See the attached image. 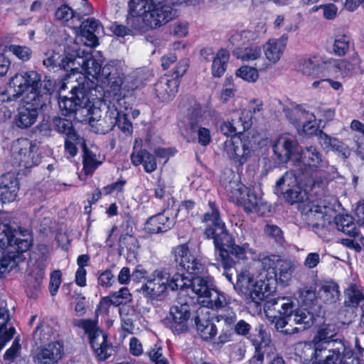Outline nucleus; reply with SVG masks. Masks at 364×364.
<instances>
[{
	"label": "nucleus",
	"mask_w": 364,
	"mask_h": 364,
	"mask_svg": "<svg viewBox=\"0 0 364 364\" xmlns=\"http://www.w3.org/2000/svg\"><path fill=\"white\" fill-rule=\"evenodd\" d=\"M291 122L294 124L298 128H300L308 121L315 120L314 113L306 110L301 106H296L287 114Z\"/></svg>",
	"instance_id": "nucleus-43"
},
{
	"label": "nucleus",
	"mask_w": 364,
	"mask_h": 364,
	"mask_svg": "<svg viewBox=\"0 0 364 364\" xmlns=\"http://www.w3.org/2000/svg\"><path fill=\"white\" fill-rule=\"evenodd\" d=\"M299 70L304 75L316 77L321 73L318 60L316 57L304 58L299 60Z\"/></svg>",
	"instance_id": "nucleus-46"
},
{
	"label": "nucleus",
	"mask_w": 364,
	"mask_h": 364,
	"mask_svg": "<svg viewBox=\"0 0 364 364\" xmlns=\"http://www.w3.org/2000/svg\"><path fill=\"white\" fill-rule=\"evenodd\" d=\"M296 137L284 134L278 137L273 145V151L280 163H287L297 149Z\"/></svg>",
	"instance_id": "nucleus-20"
},
{
	"label": "nucleus",
	"mask_w": 364,
	"mask_h": 364,
	"mask_svg": "<svg viewBox=\"0 0 364 364\" xmlns=\"http://www.w3.org/2000/svg\"><path fill=\"white\" fill-rule=\"evenodd\" d=\"M232 54L242 61L251 62L261 58L262 50L258 46L251 45L245 48H235L232 50Z\"/></svg>",
	"instance_id": "nucleus-42"
},
{
	"label": "nucleus",
	"mask_w": 364,
	"mask_h": 364,
	"mask_svg": "<svg viewBox=\"0 0 364 364\" xmlns=\"http://www.w3.org/2000/svg\"><path fill=\"white\" fill-rule=\"evenodd\" d=\"M338 332V327L333 323H324L318 329L316 338L320 341H324L327 345L328 339L333 338Z\"/></svg>",
	"instance_id": "nucleus-59"
},
{
	"label": "nucleus",
	"mask_w": 364,
	"mask_h": 364,
	"mask_svg": "<svg viewBox=\"0 0 364 364\" xmlns=\"http://www.w3.org/2000/svg\"><path fill=\"white\" fill-rule=\"evenodd\" d=\"M307 178V174L301 170L298 173L294 170L288 171L277 181L275 193L279 195L298 184H303V181Z\"/></svg>",
	"instance_id": "nucleus-32"
},
{
	"label": "nucleus",
	"mask_w": 364,
	"mask_h": 364,
	"mask_svg": "<svg viewBox=\"0 0 364 364\" xmlns=\"http://www.w3.org/2000/svg\"><path fill=\"white\" fill-rule=\"evenodd\" d=\"M318 140L321 146L327 151H340L343 146V144L336 138L331 137L321 130L318 134Z\"/></svg>",
	"instance_id": "nucleus-56"
},
{
	"label": "nucleus",
	"mask_w": 364,
	"mask_h": 364,
	"mask_svg": "<svg viewBox=\"0 0 364 364\" xmlns=\"http://www.w3.org/2000/svg\"><path fill=\"white\" fill-rule=\"evenodd\" d=\"M18 191V182L13 173L8 172L0 177V196L4 203L14 200Z\"/></svg>",
	"instance_id": "nucleus-31"
},
{
	"label": "nucleus",
	"mask_w": 364,
	"mask_h": 364,
	"mask_svg": "<svg viewBox=\"0 0 364 364\" xmlns=\"http://www.w3.org/2000/svg\"><path fill=\"white\" fill-rule=\"evenodd\" d=\"M118 109L115 107H109L103 118L95 119L93 117L89 119V124L92 130L98 134H107L116 126L117 123Z\"/></svg>",
	"instance_id": "nucleus-27"
},
{
	"label": "nucleus",
	"mask_w": 364,
	"mask_h": 364,
	"mask_svg": "<svg viewBox=\"0 0 364 364\" xmlns=\"http://www.w3.org/2000/svg\"><path fill=\"white\" fill-rule=\"evenodd\" d=\"M191 282V279L188 278L183 274H175L171 280L168 279V288L172 291L181 290L185 292H188L191 288L189 284Z\"/></svg>",
	"instance_id": "nucleus-57"
},
{
	"label": "nucleus",
	"mask_w": 364,
	"mask_h": 364,
	"mask_svg": "<svg viewBox=\"0 0 364 364\" xmlns=\"http://www.w3.org/2000/svg\"><path fill=\"white\" fill-rule=\"evenodd\" d=\"M10 320L9 311L5 307L0 306V350L4 348L6 343L11 340L15 334V328L10 327L6 329V326Z\"/></svg>",
	"instance_id": "nucleus-41"
},
{
	"label": "nucleus",
	"mask_w": 364,
	"mask_h": 364,
	"mask_svg": "<svg viewBox=\"0 0 364 364\" xmlns=\"http://www.w3.org/2000/svg\"><path fill=\"white\" fill-rule=\"evenodd\" d=\"M170 274L163 268L155 269L146 283L141 287L143 294L150 299H158L164 295L168 289Z\"/></svg>",
	"instance_id": "nucleus-14"
},
{
	"label": "nucleus",
	"mask_w": 364,
	"mask_h": 364,
	"mask_svg": "<svg viewBox=\"0 0 364 364\" xmlns=\"http://www.w3.org/2000/svg\"><path fill=\"white\" fill-rule=\"evenodd\" d=\"M350 48V38L348 34L338 33L335 36L332 46L333 53L339 57L347 54Z\"/></svg>",
	"instance_id": "nucleus-49"
},
{
	"label": "nucleus",
	"mask_w": 364,
	"mask_h": 364,
	"mask_svg": "<svg viewBox=\"0 0 364 364\" xmlns=\"http://www.w3.org/2000/svg\"><path fill=\"white\" fill-rule=\"evenodd\" d=\"M109 69V68H103L100 77H102L105 82H107V85L110 86L113 91H118L123 84L122 78L115 69L108 72Z\"/></svg>",
	"instance_id": "nucleus-54"
},
{
	"label": "nucleus",
	"mask_w": 364,
	"mask_h": 364,
	"mask_svg": "<svg viewBox=\"0 0 364 364\" xmlns=\"http://www.w3.org/2000/svg\"><path fill=\"white\" fill-rule=\"evenodd\" d=\"M131 161L134 166L143 164L144 170L147 173L154 171L157 167L155 156L146 150H134L131 155Z\"/></svg>",
	"instance_id": "nucleus-39"
},
{
	"label": "nucleus",
	"mask_w": 364,
	"mask_h": 364,
	"mask_svg": "<svg viewBox=\"0 0 364 364\" xmlns=\"http://www.w3.org/2000/svg\"><path fill=\"white\" fill-rule=\"evenodd\" d=\"M14 165L30 168L41 161L38 147L27 139H18L11 146Z\"/></svg>",
	"instance_id": "nucleus-11"
},
{
	"label": "nucleus",
	"mask_w": 364,
	"mask_h": 364,
	"mask_svg": "<svg viewBox=\"0 0 364 364\" xmlns=\"http://www.w3.org/2000/svg\"><path fill=\"white\" fill-rule=\"evenodd\" d=\"M240 203L244 206L245 211L247 213L255 212L259 215H264L269 210V206L264 202L263 199L250 189L247 190V195Z\"/></svg>",
	"instance_id": "nucleus-37"
},
{
	"label": "nucleus",
	"mask_w": 364,
	"mask_h": 364,
	"mask_svg": "<svg viewBox=\"0 0 364 364\" xmlns=\"http://www.w3.org/2000/svg\"><path fill=\"white\" fill-rule=\"evenodd\" d=\"M195 323L197 332L203 340L209 341L216 336V326L210 320L208 311L204 308H200L197 311Z\"/></svg>",
	"instance_id": "nucleus-28"
},
{
	"label": "nucleus",
	"mask_w": 364,
	"mask_h": 364,
	"mask_svg": "<svg viewBox=\"0 0 364 364\" xmlns=\"http://www.w3.org/2000/svg\"><path fill=\"white\" fill-rule=\"evenodd\" d=\"M344 294V305L347 307L355 308L364 301V294L355 284H350Z\"/></svg>",
	"instance_id": "nucleus-44"
},
{
	"label": "nucleus",
	"mask_w": 364,
	"mask_h": 364,
	"mask_svg": "<svg viewBox=\"0 0 364 364\" xmlns=\"http://www.w3.org/2000/svg\"><path fill=\"white\" fill-rule=\"evenodd\" d=\"M235 290L248 301L259 304L269 290V284L262 279L255 281L254 274L247 269H242L237 274Z\"/></svg>",
	"instance_id": "nucleus-7"
},
{
	"label": "nucleus",
	"mask_w": 364,
	"mask_h": 364,
	"mask_svg": "<svg viewBox=\"0 0 364 364\" xmlns=\"http://www.w3.org/2000/svg\"><path fill=\"white\" fill-rule=\"evenodd\" d=\"M307 208L309 219L313 223L315 232L320 237H325L326 232L330 231L333 225L348 235L355 237L358 234L353 218L348 215H337L329 200L319 198L309 204Z\"/></svg>",
	"instance_id": "nucleus-3"
},
{
	"label": "nucleus",
	"mask_w": 364,
	"mask_h": 364,
	"mask_svg": "<svg viewBox=\"0 0 364 364\" xmlns=\"http://www.w3.org/2000/svg\"><path fill=\"white\" fill-rule=\"evenodd\" d=\"M191 316V307L187 302L173 305L169 310L170 328L176 334L188 331V322Z\"/></svg>",
	"instance_id": "nucleus-17"
},
{
	"label": "nucleus",
	"mask_w": 364,
	"mask_h": 364,
	"mask_svg": "<svg viewBox=\"0 0 364 364\" xmlns=\"http://www.w3.org/2000/svg\"><path fill=\"white\" fill-rule=\"evenodd\" d=\"M83 149V169L85 174H92V172L101 164L97 160L96 154L89 149L85 142H82Z\"/></svg>",
	"instance_id": "nucleus-51"
},
{
	"label": "nucleus",
	"mask_w": 364,
	"mask_h": 364,
	"mask_svg": "<svg viewBox=\"0 0 364 364\" xmlns=\"http://www.w3.org/2000/svg\"><path fill=\"white\" fill-rule=\"evenodd\" d=\"M326 187L325 181H319V180H313L308 178L303 181V184H298L295 187L287 189L280 195H282L285 201L291 205L296 203H306L309 200L304 204V210L308 215L307 206L312 201H315V200H310L309 196L322 195Z\"/></svg>",
	"instance_id": "nucleus-8"
},
{
	"label": "nucleus",
	"mask_w": 364,
	"mask_h": 364,
	"mask_svg": "<svg viewBox=\"0 0 364 364\" xmlns=\"http://www.w3.org/2000/svg\"><path fill=\"white\" fill-rule=\"evenodd\" d=\"M6 248H0V277L7 271H10L17 264L15 253L6 251Z\"/></svg>",
	"instance_id": "nucleus-53"
},
{
	"label": "nucleus",
	"mask_w": 364,
	"mask_h": 364,
	"mask_svg": "<svg viewBox=\"0 0 364 364\" xmlns=\"http://www.w3.org/2000/svg\"><path fill=\"white\" fill-rule=\"evenodd\" d=\"M176 223L175 218L169 210H164L149 218L146 223L145 229L151 234L166 232Z\"/></svg>",
	"instance_id": "nucleus-23"
},
{
	"label": "nucleus",
	"mask_w": 364,
	"mask_h": 364,
	"mask_svg": "<svg viewBox=\"0 0 364 364\" xmlns=\"http://www.w3.org/2000/svg\"><path fill=\"white\" fill-rule=\"evenodd\" d=\"M78 28H80V33L76 41L90 48H94L98 45L97 35L102 31V26L98 20L93 18H89L83 21L79 20Z\"/></svg>",
	"instance_id": "nucleus-18"
},
{
	"label": "nucleus",
	"mask_w": 364,
	"mask_h": 364,
	"mask_svg": "<svg viewBox=\"0 0 364 364\" xmlns=\"http://www.w3.org/2000/svg\"><path fill=\"white\" fill-rule=\"evenodd\" d=\"M85 14V12L80 9L73 11L69 6L62 5L56 9L55 18L57 21L66 23L71 28L77 29L79 20H82Z\"/></svg>",
	"instance_id": "nucleus-33"
},
{
	"label": "nucleus",
	"mask_w": 364,
	"mask_h": 364,
	"mask_svg": "<svg viewBox=\"0 0 364 364\" xmlns=\"http://www.w3.org/2000/svg\"><path fill=\"white\" fill-rule=\"evenodd\" d=\"M329 63L333 66L335 72L339 73L342 77L362 75L364 73V70L361 67V59L357 53L349 58L331 60Z\"/></svg>",
	"instance_id": "nucleus-21"
},
{
	"label": "nucleus",
	"mask_w": 364,
	"mask_h": 364,
	"mask_svg": "<svg viewBox=\"0 0 364 364\" xmlns=\"http://www.w3.org/2000/svg\"><path fill=\"white\" fill-rule=\"evenodd\" d=\"M274 306H279V312L287 316L289 321L301 326V328L306 329L311 327L314 321V315L306 309L294 310L293 302L287 298H272L266 301L264 308L267 311L271 310Z\"/></svg>",
	"instance_id": "nucleus-9"
},
{
	"label": "nucleus",
	"mask_w": 364,
	"mask_h": 364,
	"mask_svg": "<svg viewBox=\"0 0 364 364\" xmlns=\"http://www.w3.org/2000/svg\"><path fill=\"white\" fill-rule=\"evenodd\" d=\"M203 303L211 309H220L225 307L228 304L227 299L223 293L218 291L214 288H211L205 296Z\"/></svg>",
	"instance_id": "nucleus-50"
},
{
	"label": "nucleus",
	"mask_w": 364,
	"mask_h": 364,
	"mask_svg": "<svg viewBox=\"0 0 364 364\" xmlns=\"http://www.w3.org/2000/svg\"><path fill=\"white\" fill-rule=\"evenodd\" d=\"M264 309L265 308L264 307ZM279 309H281L279 306H274L271 310L267 311L264 309V311L267 316L272 318V322L274 323V327L277 331L284 333L285 334L291 333L289 329H284L288 322L290 321L289 318L281 314L278 311Z\"/></svg>",
	"instance_id": "nucleus-47"
},
{
	"label": "nucleus",
	"mask_w": 364,
	"mask_h": 364,
	"mask_svg": "<svg viewBox=\"0 0 364 364\" xmlns=\"http://www.w3.org/2000/svg\"><path fill=\"white\" fill-rule=\"evenodd\" d=\"M88 101L85 86L79 83L72 87L69 97H60L58 105L62 114L69 115L86 107Z\"/></svg>",
	"instance_id": "nucleus-13"
},
{
	"label": "nucleus",
	"mask_w": 364,
	"mask_h": 364,
	"mask_svg": "<svg viewBox=\"0 0 364 364\" xmlns=\"http://www.w3.org/2000/svg\"><path fill=\"white\" fill-rule=\"evenodd\" d=\"M76 326L83 328L88 334L90 345L99 360H105L112 355L113 346L108 343L107 335L97 326L95 321L81 319L77 321Z\"/></svg>",
	"instance_id": "nucleus-10"
},
{
	"label": "nucleus",
	"mask_w": 364,
	"mask_h": 364,
	"mask_svg": "<svg viewBox=\"0 0 364 364\" xmlns=\"http://www.w3.org/2000/svg\"><path fill=\"white\" fill-rule=\"evenodd\" d=\"M343 350L340 351L338 364H360V359L355 355L353 350L343 341Z\"/></svg>",
	"instance_id": "nucleus-64"
},
{
	"label": "nucleus",
	"mask_w": 364,
	"mask_h": 364,
	"mask_svg": "<svg viewBox=\"0 0 364 364\" xmlns=\"http://www.w3.org/2000/svg\"><path fill=\"white\" fill-rule=\"evenodd\" d=\"M235 117V119L225 122L221 125L220 130L225 135L242 133L251 127L252 121L247 111L236 112Z\"/></svg>",
	"instance_id": "nucleus-25"
},
{
	"label": "nucleus",
	"mask_w": 364,
	"mask_h": 364,
	"mask_svg": "<svg viewBox=\"0 0 364 364\" xmlns=\"http://www.w3.org/2000/svg\"><path fill=\"white\" fill-rule=\"evenodd\" d=\"M255 67L251 66H242L236 71V75L247 82H255L258 77V71L264 69L262 66L257 65L256 63Z\"/></svg>",
	"instance_id": "nucleus-55"
},
{
	"label": "nucleus",
	"mask_w": 364,
	"mask_h": 364,
	"mask_svg": "<svg viewBox=\"0 0 364 364\" xmlns=\"http://www.w3.org/2000/svg\"><path fill=\"white\" fill-rule=\"evenodd\" d=\"M288 40L287 34L282 35L279 38L269 39L263 46L266 58L272 63H277L283 55Z\"/></svg>",
	"instance_id": "nucleus-29"
},
{
	"label": "nucleus",
	"mask_w": 364,
	"mask_h": 364,
	"mask_svg": "<svg viewBox=\"0 0 364 364\" xmlns=\"http://www.w3.org/2000/svg\"><path fill=\"white\" fill-rule=\"evenodd\" d=\"M210 213L203 215V222L209 223L213 227L206 229L205 234L212 237L215 247V258L224 269L232 267L240 259H245L247 254L255 255V251L250 247L249 244L242 246L235 243L234 239L225 228L221 220L219 212L213 203H209Z\"/></svg>",
	"instance_id": "nucleus-1"
},
{
	"label": "nucleus",
	"mask_w": 364,
	"mask_h": 364,
	"mask_svg": "<svg viewBox=\"0 0 364 364\" xmlns=\"http://www.w3.org/2000/svg\"><path fill=\"white\" fill-rule=\"evenodd\" d=\"M24 102V105L18 109L15 122L18 127L26 129L36 122L38 116V108L42 106L38 101Z\"/></svg>",
	"instance_id": "nucleus-19"
},
{
	"label": "nucleus",
	"mask_w": 364,
	"mask_h": 364,
	"mask_svg": "<svg viewBox=\"0 0 364 364\" xmlns=\"http://www.w3.org/2000/svg\"><path fill=\"white\" fill-rule=\"evenodd\" d=\"M31 244V232L18 226L5 213L0 212V248L11 247L23 252Z\"/></svg>",
	"instance_id": "nucleus-4"
},
{
	"label": "nucleus",
	"mask_w": 364,
	"mask_h": 364,
	"mask_svg": "<svg viewBox=\"0 0 364 364\" xmlns=\"http://www.w3.org/2000/svg\"><path fill=\"white\" fill-rule=\"evenodd\" d=\"M172 253L176 264L181 269L191 274H198L203 272V264L191 254L187 244L178 245L173 250Z\"/></svg>",
	"instance_id": "nucleus-15"
},
{
	"label": "nucleus",
	"mask_w": 364,
	"mask_h": 364,
	"mask_svg": "<svg viewBox=\"0 0 364 364\" xmlns=\"http://www.w3.org/2000/svg\"><path fill=\"white\" fill-rule=\"evenodd\" d=\"M190 289L199 297H205L212 288L208 277H196L191 279Z\"/></svg>",
	"instance_id": "nucleus-52"
},
{
	"label": "nucleus",
	"mask_w": 364,
	"mask_h": 364,
	"mask_svg": "<svg viewBox=\"0 0 364 364\" xmlns=\"http://www.w3.org/2000/svg\"><path fill=\"white\" fill-rule=\"evenodd\" d=\"M230 54L228 50L220 49L213 58L212 73L214 77H220L226 70V64L229 60Z\"/></svg>",
	"instance_id": "nucleus-48"
},
{
	"label": "nucleus",
	"mask_w": 364,
	"mask_h": 364,
	"mask_svg": "<svg viewBox=\"0 0 364 364\" xmlns=\"http://www.w3.org/2000/svg\"><path fill=\"white\" fill-rule=\"evenodd\" d=\"M299 301L306 306H311L317 301L315 287H304L299 291Z\"/></svg>",
	"instance_id": "nucleus-60"
},
{
	"label": "nucleus",
	"mask_w": 364,
	"mask_h": 364,
	"mask_svg": "<svg viewBox=\"0 0 364 364\" xmlns=\"http://www.w3.org/2000/svg\"><path fill=\"white\" fill-rule=\"evenodd\" d=\"M63 66L70 67V71L91 76L92 79L100 77L102 64L89 51L75 49L73 53L71 65L64 64Z\"/></svg>",
	"instance_id": "nucleus-12"
},
{
	"label": "nucleus",
	"mask_w": 364,
	"mask_h": 364,
	"mask_svg": "<svg viewBox=\"0 0 364 364\" xmlns=\"http://www.w3.org/2000/svg\"><path fill=\"white\" fill-rule=\"evenodd\" d=\"M84 139L80 138L77 134H72L65 138V150L70 154L71 157H74L77 154V144L82 146Z\"/></svg>",
	"instance_id": "nucleus-63"
},
{
	"label": "nucleus",
	"mask_w": 364,
	"mask_h": 364,
	"mask_svg": "<svg viewBox=\"0 0 364 364\" xmlns=\"http://www.w3.org/2000/svg\"><path fill=\"white\" fill-rule=\"evenodd\" d=\"M118 252L127 259L136 258L139 248L136 237L132 234H122L118 242Z\"/></svg>",
	"instance_id": "nucleus-35"
},
{
	"label": "nucleus",
	"mask_w": 364,
	"mask_h": 364,
	"mask_svg": "<svg viewBox=\"0 0 364 364\" xmlns=\"http://www.w3.org/2000/svg\"><path fill=\"white\" fill-rule=\"evenodd\" d=\"M296 160L304 166L316 170L315 178L325 181L326 186L328 181L333 180L338 175L337 168L329 164V162L323 157L318 148L314 146H309L301 149Z\"/></svg>",
	"instance_id": "nucleus-6"
},
{
	"label": "nucleus",
	"mask_w": 364,
	"mask_h": 364,
	"mask_svg": "<svg viewBox=\"0 0 364 364\" xmlns=\"http://www.w3.org/2000/svg\"><path fill=\"white\" fill-rule=\"evenodd\" d=\"M224 152L235 164L243 165L251 156L250 142L247 139L234 137L223 145Z\"/></svg>",
	"instance_id": "nucleus-16"
},
{
	"label": "nucleus",
	"mask_w": 364,
	"mask_h": 364,
	"mask_svg": "<svg viewBox=\"0 0 364 364\" xmlns=\"http://www.w3.org/2000/svg\"><path fill=\"white\" fill-rule=\"evenodd\" d=\"M161 0H129L126 23L136 31L156 29L171 21L175 11Z\"/></svg>",
	"instance_id": "nucleus-2"
},
{
	"label": "nucleus",
	"mask_w": 364,
	"mask_h": 364,
	"mask_svg": "<svg viewBox=\"0 0 364 364\" xmlns=\"http://www.w3.org/2000/svg\"><path fill=\"white\" fill-rule=\"evenodd\" d=\"M54 129L59 133L64 134L65 137H68L72 134H77L73 129L72 121L62 118L60 117H55L53 119Z\"/></svg>",
	"instance_id": "nucleus-58"
},
{
	"label": "nucleus",
	"mask_w": 364,
	"mask_h": 364,
	"mask_svg": "<svg viewBox=\"0 0 364 364\" xmlns=\"http://www.w3.org/2000/svg\"><path fill=\"white\" fill-rule=\"evenodd\" d=\"M225 189L230 198L235 202L240 203L244 199L248 188L237 181H230L225 184Z\"/></svg>",
	"instance_id": "nucleus-45"
},
{
	"label": "nucleus",
	"mask_w": 364,
	"mask_h": 364,
	"mask_svg": "<svg viewBox=\"0 0 364 364\" xmlns=\"http://www.w3.org/2000/svg\"><path fill=\"white\" fill-rule=\"evenodd\" d=\"M55 82L50 77H45L43 80L40 79L39 85H37L36 94L38 95V102L43 104L42 98L44 95L50 94L55 89Z\"/></svg>",
	"instance_id": "nucleus-61"
},
{
	"label": "nucleus",
	"mask_w": 364,
	"mask_h": 364,
	"mask_svg": "<svg viewBox=\"0 0 364 364\" xmlns=\"http://www.w3.org/2000/svg\"><path fill=\"white\" fill-rule=\"evenodd\" d=\"M298 267L296 260L280 258L274 272V277L282 285H287L291 279L292 274Z\"/></svg>",
	"instance_id": "nucleus-34"
},
{
	"label": "nucleus",
	"mask_w": 364,
	"mask_h": 364,
	"mask_svg": "<svg viewBox=\"0 0 364 364\" xmlns=\"http://www.w3.org/2000/svg\"><path fill=\"white\" fill-rule=\"evenodd\" d=\"M320 344L316 347L311 343L299 342L294 346V355L296 360L303 364H307L312 360L314 358L316 359L317 356H321L318 350Z\"/></svg>",
	"instance_id": "nucleus-36"
},
{
	"label": "nucleus",
	"mask_w": 364,
	"mask_h": 364,
	"mask_svg": "<svg viewBox=\"0 0 364 364\" xmlns=\"http://www.w3.org/2000/svg\"><path fill=\"white\" fill-rule=\"evenodd\" d=\"M53 335L52 328L48 325H39L33 332V339L36 344L48 341Z\"/></svg>",
	"instance_id": "nucleus-62"
},
{
	"label": "nucleus",
	"mask_w": 364,
	"mask_h": 364,
	"mask_svg": "<svg viewBox=\"0 0 364 364\" xmlns=\"http://www.w3.org/2000/svg\"><path fill=\"white\" fill-rule=\"evenodd\" d=\"M321 356L316 357V361L312 364H338L340 351L343 350L342 340H332L327 342V346L320 344L318 348Z\"/></svg>",
	"instance_id": "nucleus-24"
},
{
	"label": "nucleus",
	"mask_w": 364,
	"mask_h": 364,
	"mask_svg": "<svg viewBox=\"0 0 364 364\" xmlns=\"http://www.w3.org/2000/svg\"><path fill=\"white\" fill-rule=\"evenodd\" d=\"M40 83V75L33 70L16 73L9 81V89L6 90V98L5 94H2L1 101L10 102L16 100L23 93L25 102L38 101L36 94L37 85Z\"/></svg>",
	"instance_id": "nucleus-5"
},
{
	"label": "nucleus",
	"mask_w": 364,
	"mask_h": 364,
	"mask_svg": "<svg viewBox=\"0 0 364 364\" xmlns=\"http://www.w3.org/2000/svg\"><path fill=\"white\" fill-rule=\"evenodd\" d=\"M178 79L163 76L155 84V93L161 101H168L174 97L178 92Z\"/></svg>",
	"instance_id": "nucleus-30"
},
{
	"label": "nucleus",
	"mask_w": 364,
	"mask_h": 364,
	"mask_svg": "<svg viewBox=\"0 0 364 364\" xmlns=\"http://www.w3.org/2000/svg\"><path fill=\"white\" fill-rule=\"evenodd\" d=\"M319 297L326 304H334L340 296L338 285L331 281L324 282L318 291Z\"/></svg>",
	"instance_id": "nucleus-40"
},
{
	"label": "nucleus",
	"mask_w": 364,
	"mask_h": 364,
	"mask_svg": "<svg viewBox=\"0 0 364 364\" xmlns=\"http://www.w3.org/2000/svg\"><path fill=\"white\" fill-rule=\"evenodd\" d=\"M73 53L68 54L65 57L61 58L58 53L51 52L46 54V58L43 60V65L49 70L56 71L60 69L68 71L70 67L63 66L64 64L71 65Z\"/></svg>",
	"instance_id": "nucleus-38"
},
{
	"label": "nucleus",
	"mask_w": 364,
	"mask_h": 364,
	"mask_svg": "<svg viewBox=\"0 0 364 364\" xmlns=\"http://www.w3.org/2000/svg\"><path fill=\"white\" fill-rule=\"evenodd\" d=\"M63 346L59 342H52L40 348L33 356L36 364H54L62 357Z\"/></svg>",
	"instance_id": "nucleus-26"
},
{
	"label": "nucleus",
	"mask_w": 364,
	"mask_h": 364,
	"mask_svg": "<svg viewBox=\"0 0 364 364\" xmlns=\"http://www.w3.org/2000/svg\"><path fill=\"white\" fill-rule=\"evenodd\" d=\"M188 127L191 132H196L198 142L202 146H207L211 140L210 132L208 129L202 127L200 122L203 120L202 108L196 105L191 113L188 114Z\"/></svg>",
	"instance_id": "nucleus-22"
}]
</instances>
